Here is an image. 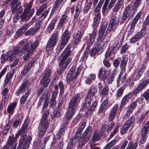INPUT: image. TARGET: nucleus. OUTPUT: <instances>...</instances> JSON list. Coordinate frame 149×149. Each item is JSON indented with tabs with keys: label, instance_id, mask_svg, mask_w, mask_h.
<instances>
[{
	"label": "nucleus",
	"instance_id": "1",
	"mask_svg": "<svg viewBox=\"0 0 149 149\" xmlns=\"http://www.w3.org/2000/svg\"><path fill=\"white\" fill-rule=\"evenodd\" d=\"M33 41H28L27 39H24L19 42V47L15 48L13 49L17 56H20L26 52L23 56V60L26 61L30 59L33 54L35 49L38 45L39 42L35 41L31 44Z\"/></svg>",
	"mask_w": 149,
	"mask_h": 149
},
{
	"label": "nucleus",
	"instance_id": "2",
	"mask_svg": "<svg viewBox=\"0 0 149 149\" xmlns=\"http://www.w3.org/2000/svg\"><path fill=\"white\" fill-rule=\"evenodd\" d=\"M21 3L19 0H13L12 2L11 7L12 14L17 13V15H19L24 8V12L21 16V19L22 21H26L30 17H31L34 12V9H31L32 2H30L29 4L25 3L22 6L21 5Z\"/></svg>",
	"mask_w": 149,
	"mask_h": 149
},
{
	"label": "nucleus",
	"instance_id": "3",
	"mask_svg": "<svg viewBox=\"0 0 149 149\" xmlns=\"http://www.w3.org/2000/svg\"><path fill=\"white\" fill-rule=\"evenodd\" d=\"M80 99V95L78 93L75 95L72 99L68 106L69 109L64 117V120L66 122L65 126L67 125L69 123V121L75 113Z\"/></svg>",
	"mask_w": 149,
	"mask_h": 149
},
{
	"label": "nucleus",
	"instance_id": "4",
	"mask_svg": "<svg viewBox=\"0 0 149 149\" xmlns=\"http://www.w3.org/2000/svg\"><path fill=\"white\" fill-rule=\"evenodd\" d=\"M71 52L70 47H68L65 48V50L61 54V60L59 64L60 67L61 71H62L65 70L71 61L72 59L70 58H69L67 59L70 54Z\"/></svg>",
	"mask_w": 149,
	"mask_h": 149
},
{
	"label": "nucleus",
	"instance_id": "5",
	"mask_svg": "<svg viewBox=\"0 0 149 149\" xmlns=\"http://www.w3.org/2000/svg\"><path fill=\"white\" fill-rule=\"evenodd\" d=\"M49 112L46 110L43 115L41 121L39 124L38 130L39 131V135L42 136L43 135L48 127L49 124V120L48 118Z\"/></svg>",
	"mask_w": 149,
	"mask_h": 149
},
{
	"label": "nucleus",
	"instance_id": "6",
	"mask_svg": "<svg viewBox=\"0 0 149 149\" xmlns=\"http://www.w3.org/2000/svg\"><path fill=\"white\" fill-rule=\"evenodd\" d=\"M91 97L86 96L83 102V106L84 107L88 109L87 111L85 112V114L87 116L92 114L97 106V102L96 100H95L90 107L91 103Z\"/></svg>",
	"mask_w": 149,
	"mask_h": 149
},
{
	"label": "nucleus",
	"instance_id": "7",
	"mask_svg": "<svg viewBox=\"0 0 149 149\" xmlns=\"http://www.w3.org/2000/svg\"><path fill=\"white\" fill-rule=\"evenodd\" d=\"M141 15V11L139 12L133 19L132 21L130 23V27L127 31L128 36H131L132 34L134 33L135 31V27Z\"/></svg>",
	"mask_w": 149,
	"mask_h": 149
},
{
	"label": "nucleus",
	"instance_id": "8",
	"mask_svg": "<svg viewBox=\"0 0 149 149\" xmlns=\"http://www.w3.org/2000/svg\"><path fill=\"white\" fill-rule=\"evenodd\" d=\"M58 40V35L54 33L50 38L46 45V50L48 51L56 45Z\"/></svg>",
	"mask_w": 149,
	"mask_h": 149
},
{
	"label": "nucleus",
	"instance_id": "9",
	"mask_svg": "<svg viewBox=\"0 0 149 149\" xmlns=\"http://www.w3.org/2000/svg\"><path fill=\"white\" fill-rule=\"evenodd\" d=\"M24 138L21 139L17 149H28L32 139L31 136H29L25 140L26 136L24 135Z\"/></svg>",
	"mask_w": 149,
	"mask_h": 149
},
{
	"label": "nucleus",
	"instance_id": "10",
	"mask_svg": "<svg viewBox=\"0 0 149 149\" xmlns=\"http://www.w3.org/2000/svg\"><path fill=\"white\" fill-rule=\"evenodd\" d=\"M71 34L68 30H65L61 38L62 42L59 49L60 50H61L67 43L71 36Z\"/></svg>",
	"mask_w": 149,
	"mask_h": 149
},
{
	"label": "nucleus",
	"instance_id": "11",
	"mask_svg": "<svg viewBox=\"0 0 149 149\" xmlns=\"http://www.w3.org/2000/svg\"><path fill=\"white\" fill-rule=\"evenodd\" d=\"M107 26V23L105 22H103L99 29L97 39L98 41L102 42L106 36L105 32Z\"/></svg>",
	"mask_w": 149,
	"mask_h": 149
},
{
	"label": "nucleus",
	"instance_id": "12",
	"mask_svg": "<svg viewBox=\"0 0 149 149\" xmlns=\"http://www.w3.org/2000/svg\"><path fill=\"white\" fill-rule=\"evenodd\" d=\"M149 129V121H147L145 124L141 131V136L140 139V141L142 143L145 142L147 137V134Z\"/></svg>",
	"mask_w": 149,
	"mask_h": 149
},
{
	"label": "nucleus",
	"instance_id": "13",
	"mask_svg": "<svg viewBox=\"0 0 149 149\" xmlns=\"http://www.w3.org/2000/svg\"><path fill=\"white\" fill-rule=\"evenodd\" d=\"M119 22V21L117 19L116 17L115 16H113L109 25L107 31H109V32L114 31Z\"/></svg>",
	"mask_w": 149,
	"mask_h": 149
},
{
	"label": "nucleus",
	"instance_id": "14",
	"mask_svg": "<svg viewBox=\"0 0 149 149\" xmlns=\"http://www.w3.org/2000/svg\"><path fill=\"white\" fill-rule=\"evenodd\" d=\"M119 22V21L117 19L116 17L115 16H113L109 25L107 31H109V32L114 31Z\"/></svg>",
	"mask_w": 149,
	"mask_h": 149
},
{
	"label": "nucleus",
	"instance_id": "15",
	"mask_svg": "<svg viewBox=\"0 0 149 149\" xmlns=\"http://www.w3.org/2000/svg\"><path fill=\"white\" fill-rule=\"evenodd\" d=\"M119 22V21L117 19L116 17L115 16H113L109 25L107 31H109V32L114 31Z\"/></svg>",
	"mask_w": 149,
	"mask_h": 149
},
{
	"label": "nucleus",
	"instance_id": "16",
	"mask_svg": "<svg viewBox=\"0 0 149 149\" xmlns=\"http://www.w3.org/2000/svg\"><path fill=\"white\" fill-rule=\"evenodd\" d=\"M17 56L13 50L12 51H9L3 57L2 56L1 62L2 63H4L6 60L9 61L10 62H12L15 58Z\"/></svg>",
	"mask_w": 149,
	"mask_h": 149
},
{
	"label": "nucleus",
	"instance_id": "17",
	"mask_svg": "<svg viewBox=\"0 0 149 149\" xmlns=\"http://www.w3.org/2000/svg\"><path fill=\"white\" fill-rule=\"evenodd\" d=\"M149 83V79L143 81L139 84L135 88L133 93V95H136L146 87Z\"/></svg>",
	"mask_w": 149,
	"mask_h": 149
},
{
	"label": "nucleus",
	"instance_id": "18",
	"mask_svg": "<svg viewBox=\"0 0 149 149\" xmlns=\"http://www.w3.org/2000/svg\"><path fill=\"white\" fill-rule=\"evenodd\" d=\"M36 60L35 59H32L31 61L29 62L27 66H24V69L22 71V73L23 74H25L28 73V74L31 73L33 71L31 69L33 65L35 63Z\"/></svg>",
	"mask_w": 149,
	"mask_h": 149
},
{
	"label": "nucleus",
	"instance_id": "19",
	"mask_svg": "<svg viewBox=\"0 0 149 149\" xmlns=\"http://www.w3.org/2000/svg\"><path fill=\"white\" fill-rule=\"evenodd\" d=\"M31 84V82L28 81H24L22 85L20 86L18 90L17 91L16 93L17 95H18L19 94H22L24 93Z\"/></svg>",
	"mask_w": 149,
	"mask_h": 149
},
{
	"label": "nucleus",
	"instance_id": "20",
	"mask_svg": "<svg viewBox=\"0 0 149 149\" xmlns=\"http://www.w3.org/2000/svg\"><path fill=\"white\" fill-rule=\"evenodd\" d=\"M132 95V93H129L125 95L123 97L121 102L120 107V108H123L124 106L125 105L129 102L130 100V99Z\"/></svg>",
	"mask_w": 149,
	"mask_h": 149
},
{
	"label": "nucleus",
	"instance_id": "21",
	"mask_svg": "<svg viewBox=\"0 0 149 149\" xmlns=\"http://www.w3.org/2000/svg\"><path fill=\"white\" fill-rule=\"evenodd\" d=\"M108 76L107 73H106L105 68L104 67L101 68L99 71L98 77L99 79L102 81H104Z\"/></svg>",
	"mask_w": 149,
	"mask_h": 149
},
{
	"label": "nucleus",
	"instance_id": "22",
	"mask_svg": "<svg viewBox=\"0 0 149 149\" xmlns=\"http://www.w3.org/2000/svg\"><path fill=\"white\" fill-rule=\"evenodd\" d=\"M50 79L48 78L43 77L40 80L41 84L43 87H42L41 91H38L39 94H41L43 91V87L46 88L48 86L50 81Z\"/></svg>",
	"mask_w": 149,
	"mask_h": 149
},
{
	"label": "nucleus",
	"instance_id": "23",
	"mask_svg": "<svg viewBox=\"0 0 149 149\" xmlns=\"http://www.w3.org/2000/svg\"><path fill=\"white\" fill-rule=\"evenodd\" d=\"M145 36L142 33L139 31L131 38L130 40V42L131 43H135L140 40Z\"/></svg>",
	"mask_w": 149,
	"mask_h": 149
},
{
	"label": "nucleus",
	"instance_id": "24",
	"mask_svg": "<svg viewBox=\"0 0 149 149\" xmlns=\"http://www.w3.org/2000/svg\"><path fill=\"white\" fill-rule=\"evenodd\" d=\"M132 8L130 5L127 6L125 8V10L123 13L122 19L125 20L130 16Z\"/></svg>",
	"mask_w": 149,
	"mask_h": 149
},
{
	"label": "nucleus",
	"instance_id": "25",
	"mask_svg": "<svg viewBox=\"0 0 149 149\" xmlns=\"http://www.w3.org/2000/svg\"><path fill=\"white\" fill-rule=\"evenodd\" d=\"M94 27V29L92 33L89 34V38L88 41V45H91L94 41L95 37L97 33V30Z\"/></svg>",
	"mask_w": 149,
	"mask_h": 149
},
{
	"label": "nucleus",
	"instance_id": "26",
	"mask_svg": "<svg viewBox=\"0 0 149 149\" xmlns=\"http://www.w3.org/2000/svg\"><path fill=\"white\" fill-rule=\"evenodd\" d=\"M84 32L79 31L76 34L75 36L74 37L73 40L75 44H78L80 42L83 35Z\"/></svg>",
	"mask_w": 149,
	"mask_h": 149
},
{
	"label": "nucleus",
	"instance_id": "27",
	"mask_svg": "<svg viewBox=\"0 0 149 149\" xmlns=\"http://www.w3.org/2000/svg\"><path fill=\"white\" fill-rule=\"evenodd\" d=\"M68 21L67 17L65 15H63L59 20L58 27L61 29L64 24Z\"/></svg>",
	"mask_w": 149,
	"mask_h": 149
},
{
	"label": "nucleus",
	"instance_id": "28",
	"mask_svg": "<svg viewBox=\"0 0 149 149\" xmlns=\"http://www.w3.org/2000/svg\"><path fill=\"white\" fill-rule=\"evenodd\" d=\"M124 0H118L113 9V12L116 13L119 10L124 2Z\"/></svg>",
	"mask_w": 149,
	"mask_h": 149
},
{
	"label": "nucleus",
	"instance_id": "29",
	"mask_svg": "<svg viewBox=\"0 0 149 149\" xmlns=\"http://www.w3.org/2000/svg\"><path fill=\"white\" fill-rule=\"evenodd\" d=\"M17 104V103L14 102L11 103L8 105L7 111L9 113L12 114L13 113Z\"/></svg>",
	"mask_w": 149,
	"mask_h": 149
},
{
	"label": "nucleus",
	"instance_id": "30",
	"mask_svg": "<svg viewBox=\"0 0 149 149\" xmlns=\"http://www.w3.org/2000/svg\"><path fill=\"white\" fill-rule=\"evenodd\" d=\"M29 123V120H25L23 125L21 128L20 131L21 132V133H22V134H25L29 129L28 126Z\"/></svg>",
	"mask_w": 149,
	"mask_h": 149
},
{
	"label": "nucleus",
	"instance_id": "31",
	"mask_svg": "<svg viewBox=\"0 0 149 149\" xmlns=\"http://www.w3.org/2000/svg\"><path fill=\"white\" fill-rule=\"evenodd\" d=\"M95 15L94 18L93 26L96 28L98 26V23L100 22L101 19L100 14H95Z\"/></svg>",
	"mask_w": 149,
	"mask_h": 149
},
{
	"label": "nucleus",
	"instance_id": "32",
	"mask_svg": "<svg viewBox=\"0 0 149 149\" xmlns=\"http://www.w3.org/2000/svg\"><path fill=\"white\" fill-rule=\"evenodd\" d=\"M96 77L95 74L91 73L89 74L88 77L85 80V83L88 84H91L92 81L95 79Z\"/></svg>",
	"mask_w": 149,
	"mask_h": 149
},
{
	"label": "nucleus",
	"instance_id": "33",
	"mask_svg": "<svg viewBox=\"0 0 149 149\" xmlns=\"http://www.w3.org/2000/svg\"><path fill=\"white\" fill-rule=\"evenodd\" d=\"M71 75L70 74H68L66 77V80L67 82L70 84H73L75 81L78 76H76L75 74L74 76Z\"/></svg>",
	"mask_w": 149,
	"mask_h": 149
},
{
	"label": "nucleus",
	"instance_id": "34",
	"mask_svg": "<svg viewBox=\"0 0 149 149\" xmlns=\"http://www.w3.org/2000/svg\"><path fill=\"white\" fill-rule=\"evenodd\" d=\"M31 90L28 89L27 91L24 94H23L20 99V103L21 104H24L25 102L26 99L30 93Z\"/></svg>",
	"mask_w": 149,
	"mask_h": 149
},
{
	"label": "nucleus",
	"instance_id": "35",
	"mask_svg": "<svg viewBox=\"0 0 149 149\" xmlns=\"http://www.w3.org/2000/svg\"><path fill=\"white\" fill-rule=\"evenodd\" d=\"M147 27L149 28V21L147 20H145L143 23L142 29L139 31L145 35L147 32L146 29Z\"/></svg>",
	"mask_w": 149,
	"mask_h": 149
},
{
	"label": "nucleus",
	"instance_id": "36",
	"mask_svg": "<svg viewBox=\"0 0 149 149\" xmlns=\"http://www.w3.org/2000/svg\"><path fill=\"white\" fill-rule=\"evenodd\" d=\"M16 140L14 135H10L8 141V144L10 146L16 145Z\"/></svg>",
	"mask_w": 149,
	"mask_h": 149
},
{
	"label": "nucleus",
	"instance_id": "37",
	"mask_svg": "<svg viewBox=\"0 0 149 149\" xmlns=\"http://www.w3.org/2000/svg\"><path fill=\"white\" fill-rule=\"evenodd\" d=\"M89 137H83L81 136V138L79 139V145L81 147L84 146L86 142L88 141Z\"/></svg>",
	"mask_w": 149,
	"mask_h": 149
},
{
	"label": "nucleus",
	"instance_id": "38",
	"mask_svg": "<svg viewBox=\"0 0 149 149\" xmlns=\"http://www.w3.org/2000/svg\"><path fill=\"white\" fill-rule=\"evenodd\" d=\"M56 22V20L55 19L52 20L47 29V31L48 32L50 33L54 29V25Z\"/></svg>",
	"mask_w": 149,
	"mask_h": 149
},
{
	"label": "nucleus",
	"instance_id": "39",
	"mask_svg": "<svg viewBox=\"0 0 149 149\" xmlns=\"http://www.w3.org/2000/svg\"><path fill=\"white\" fill-rule=\"evenodd\" d=\"M81 6L79 5H78L76 7L75 10V15L74 16V20L75 19H77L79 16L80 11L81 10Z\"/></svg>",
	"mask_w": 149,
	"mask_h": 149
},
{
	"label": "nucleus",
	"instance_id": "40",
	"mask_svg": "<svg viewBox=\"0 0 149 149\" xmlns=\"http://www.w3.org/2000/svg\"><path fill=\"white\" fill-rule=\"evenodd\" d=\"M63 1L62 0H58L56 1L53 6V10L55 11L56 10H58V11H59L60 10L61 8H59Z\"/></svg>",
	"mask_w": 149,
	"mask_h": 149
},
{
	"label": "nucleus",
	"instance_id": "41",
	"mask_svg": "<svg viewBox=\"0 0 149 149\" xmlns=\"http://www.w3.org/2000/svg\"><path fill=\"white\" fill-rule=\"evenodd\" d=\"M36 19L34 17L32 19L31 24L28 23L23 25L21 28V29L24 32L26 30L36 21Z\"/></svg>",
	"mask_w": 149,
	"mask_h": 149
},
{
	"label": "nucleus",
	"instance_id": "42",
	"mask_svg": "<svg viewBox=\"0 0 149 149\" xmlns=\"http://www.w3.org/2000/svg\"><path fill=\"white\" fill-rule=\"evenodd\" d=\"M125 88L124 86H121L119 88L116 92V97L117 98L120 97L122 96Z\"/></svg>",
	"mask_w": 149,
	"mask_h": 149
},
{
	"label": "nucleus",
	"instance_id": "43",
	"mask_svg": "<svg viewBox=\"0 0 149 149\" xmlns=\"http://www.w3.org/2000/svg\"><path fill=\"white\" fill-rule=\"evenodd\" d=\"M104 0H100L98 3V5L97 6L95 10V12L96 13V14H100V11L101 7L103 5Z\"/></svg>",
	"mask_w": 149,
	"mask_h": 149
},
{
	"label": "nucleus",
	"instance_id": "44",
	"mask_svg": "<svg viewBox=\"0 0 149 149\" xmlns=\"http://www.w3.org/2000/svg\"><path fill=\"white\" fill-rule=\"evenodd\" d=\"M128 60V56L124 55L120 63V67L121 68H123L125 67L127 64Z\"/></svg>",
	"mask_w": 149,
	"mask_h": 149
},
{
	"label": "nucleus",
	"instance_id": "45",
	"mask_svg": "<svg viewBox=\"0 0 149 149\" xmlns=\"http://www.w3.org/2000/svg\"><path fill=\"white\" fill-rule=\"evenodd\" d=\"M97 91V90L95 88H90L87 96L90 97H93L95 96Z\"/></svg>",
	"mask_w": 149,
	"mask_h": 149
},
{
	"label": "nucleus",
	"instance_id": "46",
	"mask_svg": "<svg viewBox=\"0 0 149 149\" xmlns=\"http://www.w3.org/2000/svg\"><path fill=\"white\" fill-rule=\"evenodd\" d=\"M86 125V122H81L80 124L79 127L77 131V133L79 134H81L85 127Z\"/></svg>",
	"mask_w": 149,
	"mask_h": 149
},
{
	"label": "nucleus",
	"instance_id": "47",
	"mask_svg": "<svg viewBox=\"0 0 149 149\" xmlns=\"http://www.w3.org/2000/svg\"><path fill=\"white\" fill-rule=\"evenodd\" d=\"M130 126L125 123L121 129L120 133L121 135H123L129 129Z\"/></svg>",
	"mask_w": 149,
	"mask_h": 149
},
{
	"label": "nucleus",
	"instance_id": "48",
	"mask_svg": "<svg viewBox=\"0 0 149 149\" xmlns=\"http://www.w3.org/2000/svg\"><path fill=\"white\" fill-rule=\"evenodd\" d=\"M13 76V74L11 73H8L7 74L5 79L4 86H6L7 84L9 81L12 78Z\"/></svg>",
	"mask_w": 149,
	"mask_h": 149
},
{
	"label": "nucleus",
	"instance_id": "49",
	"mask_svg": "<svg viewBox=\"0 0 149 149\" xmlns=\"http://www.w3.org/2000/svg\"><path fill=\"white\" fill-rule=\"evenodd\" d=\"M109 90V88L107 86H105L102 90L101 91L100 94L102 95H107Z\"/></svg>",
	"mask_w": 149,
	"mask_h": 149
},
{
	"label": "nucleus",
	"instance_id": "50",
	"mask_svg": "<svg viewBox=\"0 0 149 149\" xmlns=\"http://www.w3.org/2000/svg\"><path fill=\"white\" fill-rule=\"evenodd\" d=\"M66 129V127H63L61 128L58 132V138H61L64 135L65 131Z\"/></svg>",
	"mask_w": 149,
	"mask_h": 149
},
{
	"label": "nucleus",
	"instance_id": "51",
	"mask_svg": "<svg viewBox=\"0 0 149 149\" xmlns=\"http://www.w3.org/2000/svg\"><path fill=\"white\" fill-rule=\"evenodd\" d=\"M47 7V5L46 4H45L42 5L39 9L37 10L36 15H40L46 8Z\"/></svg>",
	"mask_w": 149,
	"mask_h": 149
},
{
	"label": "nucleus",
	"instance_id": "52",
	"mask_svg": "<svg viewBox=\"0 0 149 149\" xmlns=\"http://www.w3.org/2000/svg\"><path fill=\"white\" fill-rule=\"evenodd\" d=\"M100 138L98 131H96L94 134L92 139L93 141H96L99 140L100 139Z\"/></svg>",
	"mask_w": 149,
	"mask_h": 149
},
{
	"label": "nucleus",
	"instance_id": "53",
	"mask_svg": "<svg viewBox=\"0 0 149 149\" xmlns=\"http://www.w3.org/2000/svg\"><path fill=\"white\" fill-rule=\"evenodd\" d=\"M58 86L57 85L55 86V89L53 92L52 95L51 96V98L55 99L56 98L58 92Z\"/></svg>",
	"mask_w": 149,
	"mask_h": 149
},
{
	"label": "nucleus",
	"instance_id": "54",
	"mask_svg": "<svg viewBox=\"0 0 149 149\" xmlns=\"http://www.w3.org/2000/svg\"><path fill=\"white\" fill-rule=\"evenodd\" d=\"M138 145L137 142H136L134 144L132 142L129 143L126 149H136Z\"/></svg>",
	"mask_w": 149,
	"mask_h": 149
},
{
	"label": "nucleus",
	"instance_id": "55",
	"mask_svg": "<svg viewBox=\"0 0 149 149\" xmlns=\"http://www.w3.org/2000/svg\"><path fill=\"white\" fill-rule=\"evenodd\" d=\"M8 98V96L2 95V101L1 102V104L0 106V111H1L3 109V104H4L6 100Z\"/></svg>",
	"mask_w": 149,
	"mask_h": 149
},
{
	"label": "nucleus",
	"instance_id": "56",
	"mask_svg": "<svg viewBox=\"0 0 149 149\" xmlns=\"http://www.w3.org/2000/svg\"><path fill=\"white\" fill-rule=\"evenodd\" d=\"M91 129V127L90 126H88L86 129L85 132L83 133L82 136L83 137H89L87 135L90 132Z\"/></svg>",
	"mask_w": 149,
	"mask_h": 149
},
{
	"label": "nucleus",
	"instance_id": "57",
	"mask_svg": "<svg viewBox=\"0 0 149 149\" xmlns=\"http://www.w3.org/2000/svg\"><path fill=\"white\" fill-rule=\"evenodd\" d=\"M119 126L118 125L116 127L113 131L111 132L110 135L109 139H111L112 138L114 135L116 134L119 130Z\"/></svg>",
	"mask_w": 149,
	"mask_h": 149
},
{
	"label": "nucleus",
	"instance_id": "58",
	"mask_svg": "<svg viewBox=\"0 0 149 149\" xmlns=\"http://www.w3.org/2000/svg\"><path fill=\"white\" fill-rule=\"evenodd\" d=\"M91 5L92 3L90 2H89L87 4H86L83 9L84 12L87 13L89 11Z\"/></svg>",
	"mask_w": 149,
	"mask_h": 149
},
{
	"label": "nucleus",
	"instance_id": "59",
	"mask_svg": "<svg viewBox=\"0 0 149 149\" xmlns=\"http://www.w3.org/2000/svg\"><path fill=\"white\" fill-rule=\"evenodd\" d=\"M36 32L34 28L32 27L27 31L25 33V34L26 35H32L34 34Z\"/></svg>",
	"mask_w": 149,
	"mask_h": 149
},
{
	"label": "nucleus",
	"instance_id": "60",
	"mask_svg": "<svg viewBox=\"0 0 149 149\" xmlns=\"http://www.w3.org/2000/svg\"><path fill=\"white\" fill-rule=\"evenodd\" d=\"M56 99L51 98L50 102L49 107L54 108L56 106Z\"/></svg>",
	"mask_w": 149,
	"mask_h": 149
},
{
	"label": "nucleus",
	"instance_id": "61",
	"mask_svg": "<svg viewBox=\"0 0 149 149\" xmlns=\"http://www.w3.org/2000/svg\"><path fill=\"white\" fill-rule=\"evenodd\" d=\"M117 0H111L110 2L109 5L107 10L109 11L111 9V8L114 6Z\"/></svg>",
	"mask_w": 149,
	"mask_h": 149
},
{
	"label": "nucleus",
	"instance_id": "62",
	"mask_svg": "<svg viewBox=\"0 0 149 149\" xmlns=\"http://www.w3.org/2000/svg\"><path fill=\"white\" fill-rule=\"evenodd\" d=\"M88 50L86 49L84 52L83 55L82 56L81 61H83L87 59L88 54Z\"/></svg>",
	"mask_w": 149,
	"mask_h": 149
},
{
	"label": "nucleus",
	"instance_id": "63",
	"mask_svg": "<svg viewBox=\"0 0 149 149\" xmlns=\"http://www.w3.org/2000/svg\"><path fill=\"white\" fill-rule=\"evenodd\" d=\"M135 120V118L133 116H131L129 119L125 123L127 125H128L129 126H130L131 125L133 124Z\"/></svg>",
	"mask_w": 149,
	"mask_h": 149
},
{
	"label": "nucleus",
	"instance_id": "64",
	"mask_svg": "<svg viewBox=\"0 0 149 149\" xmlns=\"http://www.w3.org/2000/svg\"><path fill=\"white\" fill-rule=\"evenodd\" d=\"M41 22H38L34 24L33 28L36 32L39 30L41 27Z\"/></svg>",
	"mask_w": 149,
	"mask_h": 149
}]
</instances>
